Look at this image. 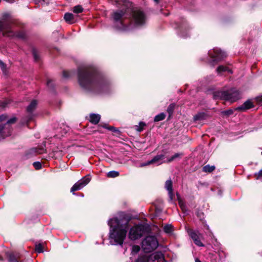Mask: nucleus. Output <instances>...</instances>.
Returning <instances> with one entry per match:
<instances>
[{
    "label": "nucleus",
    "instance_id": "nucleus-1",
    "mask_svg": "<svg viewBox=\"0 0 262 262\" xmlns=\"http://www.w3.org/2000/svg\"><path fill=\"white\" fill-rule=\"evenodd\" d=\"M116 28L122 30H128L135 26H140L146 23L144 13L139 9L132 11L129 8L117 10L112 15Z\"/></svg>",
    "mask_w": 262,
    "mask_h": 262
},
{
    "label": "nucleus",
    "instance_id": "nucleus-2",
    "mask_svg": "<svg viewBox=\"0 0 262 262\" xmlns=\"http://www.w3.org/2000/svg\"><path fill=\"white\" fill-rule=\"evenodd\" d=\"M78 82L85 89L97 93L106 92L107 84L99 76L92 66H82L78 69Z\"/></svg>",
    "mask_w": 262,
    "mask_h": 262
},
{
    "label": "nucleus",
    "instance_id": "nucleus-3",
    "mask_svg": "<svg viewBox=\"0 0 262 262\" xmlns=\"http://www.w3.org/2000/svg\"><path fill=\"white\" fill-rule=\"evenodd\" d=\"M110 227V242L112 245H122L126 238L128 229V222L115 217L108 221Z\"/></svg>",
    "mask_w": 262,
    "mask_h": 262
},
{
    "label": "nucleus",
    "instance_id": "nucleus-4",
    "mask_svg": "<svg viewBox=\"0 0 262 262\" xmlns=\"http://www.w3.org/2000/svg\"><path fill=\"white\" fill-rule=\"evenodd\" d=\"M213 97L233 102L241 98V95L236 89H232L228 91H215L213 93Z\"/></svg>",
    "mask_w": 262,
    "mask_h": 262
},
{
    "label": "nucleus",
    "instance_id": "nucleus-5",
    "mask_svg": "<svg viewBox=\"0 0 262 262\" xmlns=\"http://www.w3.org/2000/svg\"><path fill=\"white\" fill-rule=\"evenodd\" d=\"M149 231L148 226L139 224L132 227L128 233L129 238L133 241L138 239L146 234Z\"/></svg>",
    "mask_w": 262,
    "mask_h": 262
},
{
    "label": "nucleus",
    "instance_id": "nucleus-6",
    "mask_svg": "<svg viewBox=\"0 0 262 262\" xmlns=\"http://www.w3.org/2000/svg\"><path fill=\"white\" fill-rule=\"evenodd\" d=\"M158 246V242L155 236H146L142 242V247L145 253L151 252Z\"/></svg>",
    "mask_w": 262,
    "mask_h": 262
},
{
    "label": "nucleus",
    "instance_id": "nucleus-7",
    "mask_svg": "<svg viewBox=\"0 0 262 262\" xmlns=\"http://www.w3.org/2000/svg\"><path fill=\"white\" fill-rule=\"evenodd\" d=\"M12 23L11 20L0 21V31L3 33L4 35L10 37L15 35V33L12 30Z\"/></svg>",
    "mask_w": 262,
    "mask_h": 262
},
{
    "label": "nucleus",
    "instance_id": "nucleus-8",
    "mask_svg": "<svg viewBox=\"0 0 262 262\" xmlns=\"http://www.w3.org/2000/svg\"><path fill=\"white\" fill-rule=\"evenodd\" d=\"M209 55L211 59V62H217L223 60L227 56V54L225 52L221 51L220 49L214 48L213 50L209 51Z\"/></svg>",
    "mask_w": 262,
    "mask_h": 262
},
{
    "label": "nucleus",
    "instance_id": "nucleus-9",
    "mask_svg": "<svg viewBox=\"0 0 262 262\" xmlns=\"http://www.w3.org/2000/svg\"><path fill=\"white\" fill-rule=\"evenodd\" d=\"M90 180L91 179L89 176L83 177L72 186L71 191L74 192L81 189L90 182Z\"/></svg>",
    "mask_w": 262,
    "mask_h": 262
},
{
    "label": "nucleus",
    "instance_id": "nucleus-10",
    "mask_svg": "<svg viewBox=\"0 0 262 262\" xmlns=\"http://www.w3.org/2000/svg\"><path fill=\"white\" fill-rule=\"evenodd\" d=\"M190 235L195 245L200 247L204 246V245L201 241V238L202 236L198 231H191L190 232Z\"/></svg>",
    "mask_w": 262,
    "mask_h": 262
},
{
    "label": "nucleus",
    "instance_id": "nucleus-11",
    "mask_svg": "<svg viewBox=\"0 0 262 262\" xmlns=\"http://www.w3.org/2000/svg\"><path fill=\"white\" fill-rule=\"evenodd\" d=\"M163 255L161 252H155L150 255H148V259L149 262L162 261L163 260Z\"/></svg>",
    "mask_w": 262,
    "mask_h": 262
},
{
    "label": "nucleus",
    "instance_id": "nucleus-12",
    "mask_svg": "<svg viewBox=\"0 0 262 262\" xmlns=\"http://www.w3.org/2000/svg\"><path fill=\"white\" fill-rule=\"evenodd\" d=\"M165 187L168 192V196L170 201L173 200V193L172 190V183L170 179L166 181Z\"/></svg>",
    "mask_w": 262,
    "mask_h": 262
},
{
    "label": "nucleus",
    "instance_id": "nucleus-13",
    "mask_svg": "<svg viewBox=\"0 0 262 262\" xmlns=\"http://www.w3.org/2000/svg\"><path fill=\"white\" fill-rule=\"evenodd\" d=\"M100 120V116L99 114H92L90 115V121L94 124L98 123Z\"/></svg>",
    "mask_w": 262,
    "mask_h": 262
},
{
    "label": "nucleus",
    "instance_id": "nucleus-14",
    "mask_svg": "<svg viewBox=\"0 0 262 262\" xmlns=\"http://www.w3.org/2000/svg\"><path fill=\"white\" fill-rule=\"evenodd\" d=\"M164 155H160L155 156L152 159L149 161V163L151 164H157V165H159L162 163L161 161L163 159Z\"/></svg>",
    "mask_w": 262,
    "mask_h": 262
},
{
    "label": "nucleus",
    "instance_id": "nucleus-15",
    "mask_svg": "<svg viewBox=\"0 0 262 262\" xmlns=\"http://www.w3.org/2000/svg\"><path fill=\"white\" fill-rule=\"evenodd\" d=\"M37 104V102L36 100H32L30 104L27 108V112L29 113H32L33 111L35 109Z\"/></svg>",
    "mask_w": 262,
    "mask_h": 262
},
{
    "label": "nucleus",
    "instance_id": "nucleus-16",
    "mask_svg": "<svg viewBox=\"0 0 262 262\" xmlns=\"http://www.w3.org/2000/svg\"><path fill=\"white\" fill-rule=\"evenodd\" d=\"M64 19L68 23L72 24L74 23V15L71 13H66L64 15Z\"/></svg>",
    "mask_w": 262,
    "mask_h": 262
},
{
    "label": "nucleus",
    "instance_id": "nucleus-17",
    "mask_svg": "<svg viewBox=\"0 0 262 262\" xmlns=\"http://www.w3.org/2000/svg\"><path fill=\"white\" fill-rule=\"evenodd\" d=\"M216 71L219 74H221L223 72H228L230 73H232V71L231 70L229 69L228 68L223 66H219L217 69H216Z\"/></svg>",
    "mask_w": 262,
    "mask_h": 262
},
{
    "label": "nucleus",
    "instance_id": "nucleus-18",
    "mask_svg": "<svg viewBox=\"0 0 262 262\" xmlns=\"http://www.w3.org/2000/svg\"><path fill=\"white\" fill-rule=\"evenodd\" d=\"M206 115L205 113H199L194 116V120H202L205 119Z\"/></svg>",
    "mask_w": 262,
    "mask_h": 262
},
{
    "label": "nucleus",
    "instance_id": "nucleus-19",
    "mask_svg": "<svg viewBox=\"0 0 262 262\" xmlns=\"http://www.w3.org/2000/svg\"><path fill=\"white\" fill-rule=\"evenodd\" d=\"M135 262H149L148 259V255L144 254L140 255Z\"/></svg>",
    "mask_w": 262,
    "mask_h": 262
},
{
    "label": "nucleus",
    "instance_id": "nucleus-20",
    "mask_svg": "<svg viewBox=\"0 0 262 262\" xmlns=\"http://www.w3.org/2000/svg\"><path fill=\"white\" fill-rule=\"evenodd\" d=\"M215 169L214 166H210L209 165H206L203 167V171L205 172H211Z\"/></svg>",
    "mask_w": 262,
    "mask_h": 262
},
{
    "label": "nucleus",
    "instance_id": "nucleus-21",
    "mask_svg": "<svg viewBox=\"0 0 262 262\" xmlns=\"http://www.w3.org/2000/svg\"><path fill=\"white\" fill-rule=\"evenodd\" d=\"M165 118V115L163 113H162L155 116L154 118V121L158 122L164 120Z\"/></svg>",
    "mask_w": 262,
    "mask_h": 262
},
{
    "label": "nucleus",
    "instance_id": "nucleus-22",
    "mask_svg": "<svg viewBox=\"0 0 262 262\" xmlns=\"http://www.w3.org/2000/svg\"><path fill=\"white\" fill-rule=\"evenodd\" d=\"M83 9L81 5H77L73 7V12L75 13H80L83 12Z\"/></svg>",
    "mask_w": 262,
    "mask_h": 262
},
{
    "label": "nucleus",
    "instance_id": "nucleus-23",
    "mask_svg": "<svg viewBox=\"0 0 262 262\" xmlns=\"http://www.w3.org/2000/svg\"><path fill=\"white\" fill-rule=\"evenodd\" d=\"M173 227L171 225H166L164 226L163 230L166 233H171L173 231Z\"/></svg>",
    "mask_w": 262,
    "mask_h": 262
},
{
    "label": "nucleus",
    "instance_id": "nucleus-24",
    "mask_svg": "<svg viewBox=\"0 0 262 262\" xmlns=\"http://www.w3.org/2000/svg\"><path fill=\"white\" fill-rule=\"evenodd\" d=\"M146 125L145 123L143 122H140L139 125L135 126V129L139 132H141L143 130L144 126Z\"/></svg>",
    "mask_w": 262,
    "mask_h": 262
},
{
    "label": "nucleus",
    "instance_id": "nucleus-25",
    "mask_svg": "<svg viewBox=\"0 0 262 262\" xmlns=\"http://www.w3.org/2000/svg\"><path fill=\"white\" fill-rule=\"evenodd\" d=\"M119 175V173L116 171H111L107 173V177L108 178H116Z\"/></svg>",
    "mask_w": 262,
    "mask_h": 262
},
{
    "label": "nucleus",
    "instance_id": "nucleus-26",
    "mask_svg": "<svg viewBox=\"0 0 262 262\" xmlns=\"http://www.w3.org/2000/svg\"><path fill=\"white\" fill-rule=\"evenodd\" d=\"M140 250V247L138 245H134L132 247V254H136Z\"/></svg>",
    "mask_w": 262,
    "mask_h": 262
},
{
    "label": "nucleus",
    "instance_id": "nucleus-27",
    "mask_svg": "<svg viewBox=\"0 0 262 262\" xmlns=\"http://www.w3.org/2000/svg\"><path fill=\"white\" fill-rule=\"evenodd\" d=\"M10 102V100L8 99L5 100L0 102V107L2 108L6 107Z\"/></svg>",
    "mask_w": 262,
    "mask_h": 262
},
{
    "label": "nucleus",
    "instance_id": "nucleus-28",
    "mask_svg": "<svg viewBox=\"0 0 262 262\" xmlns=\"http://www.w3.org/2000/svg\"><path fill=\"white\" fill-rule=\"evenodd\" d=\"M9 260L10 262H18L17 258L12 253L9 254Z\"/></svg>",
    "mask_w": 262,
    "mask_h": 262
},
{
    "label": "nucleus",
    "instance_id": "nucleus-29",
    "mask_svg": "<svg viewBox=\"0 0 262 262\" xmlns=\"http://www.w3.org/2000/svg\"><path fill=\"white\" fill-rule=\"evenodd\" d=\"M103 127L104 128H106V129H108V130H112V131H113V132H118V129H116V128H115L114 127H113V126H108L107 125V124H104V125L103 126Z\"/></svg>",
    "mask_w": 262,
    "mask_h": 262
},
{
    "label": "nucleus",
    "instance_id": "nucleus-30",
    "mask_svg": "<svg viewBox=\"0 0 262 262\" xmlns=\"http://www.w3.org/2000/svg\"><path fill=\"white\" fill-rule=\"evenodd\" d=\"M181 154L177 153L175 154L173 156H172L171 157H170L168 160V162H171L172 161L174 160L175 159L179 158L181 156Z\"/></svg>",
    "mask_w": 262,
    "mask_h": 262
},
{
    "label": "nucleus",
    "instance_id": "nucleus-31",
    "mask_svg": "<svg viewBox=\"0 0 262 262\" xmlns=\"http://www.w3.org/2000/svg\"><path fill=\"white\" fill-rule=\"evenodd\" d=\"M35 251L38 253L42 252V247L41 244H38L35 246Z\"/></svg>",
    "mask_w": 262,
    "mask_h": 262
},
{
    "label": "nucleus",
    "instance_id": "nucleus-32",
    "mask_svg": "<svg viewBox=\"0 0 262 262\" xmlns=\"http://www.w3.org/2000/svg\"><path fill=\"white\" fill-rule=\"evenodd\" d=\"M254 107V105L251 100H247V110L253 108Z\"/></svg>",
    "mask_w": 262,
    "mask_h": 262
},
{
    "label": "nucleus",
    "instance_id": "nucleus-33",
    "mask_svg": "<svg viewBox=\"0 0 262 262\" xmlns=\"http://www.w3.org/2000/svg\"><path fill=\"white\" fill-rule=\"evenodd\" d=\"M223 114L226 116H230L233 113V111L231 109H229L227 111H223L222 112Z\"/></svg>",
    "mask_w": 262,
    "mask_h": 262
},
{
    "label": "nucleus",
    "instance_id": "nucleus-34",
    "mask_svg": "<svg viewBox=\"0 0 262 262\" xmlns=\"http://www.w3.org/2000/svg\"><path fill=\"white\" fill-rule=\"evenodd\" d=\"M33 165L36 169H39L41 168V164L39 162H35Z\"/></svg>",
    "mask_w": 262,
    "mask_h": 262
},
{
    "label": "nucleus",
    "instance_id": "nucleus-35",
    "mask_svg": "<svg viewBox=\"0 0 262 262\" xmlns=\"http://www.w3.org/2000/svg\"><path fill=\"white\" fill-rule=\"evenodd\" d=\"M246 110V102H244L241 106L237 107L235 110L242 111Z\"/></svg>",
    "mask_w": 262,
    "mask_h": 262
},
{
    "label": "nucleus",
    "instance_id": "nucleus-36",
    "mask_svg": "<svg viewBox=\"0 0 262 262\" xmlns=\"http://www.w3.org/2000/svg\"><path fill=\"white\" fill-rule=\"evenodd\" d=\"M0 68L4 73L6 72V66L5 64L0 60Z\"/></svg>",
    "mask_w": 262,
    "mask_h": 262
},
{
    "label": "nucleus",
    "instance_id": "nucleus-37",
    "mask_svg": "<svg viewBox=\"0 0 262 262\" xmlns=\"http://www.w3.org/2000/svg\"><path fill=\"white\" fill-rule=\"evenodd\" d=\"M16 121V118L15 117H13L10 119H9V120H8L7 123V124H12V123H14Z\"/></svg>",
    "mask_w": 262,
    "mask_h": 262
},
{
    "label": "nucleus",
    "instance_id": "nucleus-38",
    "mask_svg": "<svg viewBox=\"0 0 262 262\" xmlns=\"http://www.w3.org/2000/svg\"><path fill=\"white\" fill-rule=\"evenodd\" d=\"M32 54H33V55L35 60H36V61L37 60L38 58V56H37L36 52L34 50H33Z\"/></svg>",
    "mask_w": 262,
    "mask_h": 262
},
{
    "label": "nucleus",
    "instance_id": "nucleus-39",
    "mask_svg": "<svg viewBox=\"0 0 262 262\" xmlns=\"http://www.w3.org/2000/svg\"><path fill=\"white\" fill-rule=\"evenodd\" d=\"M7 119V116L5 115H2L0 116V122L6 120Z\"/></svg>",
    "mask_w": 262,
    "mask_h": 262
},
{
    "label": "nucleus",
    "instance_id": "nucleus-40",
    "mask_svg": "<svg viewBox=\"0 0 262 262\" xmlns=\"http://www.w3.org/2000/svg\"><path fill=\"white\" fill-rule=\"evenodd\" d=\"M256 101L259 104H262V97H257Z\"/></svg>",
    "mask_w": 262,
    "mask_h": 262
},
{
    "label": "nucleus",
    "instance_id": "nucleus-41",
    "mask_svg": "<svg viewBox=\"0 0 262 262\" xmlns=\"http://www.w3.org/2000/svg\"><path fill=\"white\" fill-rule=\"evenodd\" d=\"M255 175H256L257 178H259L262 177V169L261 170H260L258 172V173H256Z\"/></svg>",
    "mask_w": 262,
    "mask_h": 262
},
{
    "label": "nucleus",
    "instance_id": "nucleus-42",
    "mask_svg": "<svg viewBox=\"0 0 262 262\" xmlns=\"http://www.w3.org/2000/svg\"><path fill=\"white\" fill-rule=\"evenodd\" d=\"M16 36L19 38H24L25 36V34L23 32H20L17 33Z\"/></svg>",
    "mask_w": 262,
    "mask_h": 262
},
{
    "label": "nucleus",
    "instance_id": "nucleus-43",
    "mask_svg": "<svg viewBox=\"0 0 262 262\" xmlns=\"http://www.w3.org/2000/svg\"><path fill=\"white\" fill-rule=\"evenodd\" d=\"M151 164L150 163H149V161L147 162H145V163H142L141 165H140V167H144V166H147V165H149Z\"/></svg>",
    "mask_w": 262,
    "mask_h": 262
},
{
    "label": "nucleus",
    "instance_id": "nucleus-44",
    "mask_svg": "<svg viewBox=\"0 0 262 262\" xmlns=\"http://www.w3.org/2000/svg\"><path fill=\"white\" fill-rule=\"evenodd\" d=\"M4 125L1 124L0 125V134L2 133V131L4 129Z\"/></svg>",
    "mask_w": 262,
    "mask_h": 262
},
{
    "label": "nucleus",
    "instance_id": "nucleus-45",
    "mask_svg": "<svg viewBox=\"0 0 262 262\" xmlns=\"http://www.w3.org/2000/svg\"><path fill=\"white\" fill-rule=\"evenodd\" d=\"M179 204L180 205V207H181V208L182 209H184V205L183 204V203L181 202V201H180L179 202Z\"/></svg>",
    "mask_w": 262,
    "mask_h": 262
},
{
    "label": "nucleus",
    "instance_id": "nucleus-46",
    "mask_svg": "<svg viewBox=\"0 0 262 262\" xmlns=\"http://www.w3.org/2000/svg\"><path fill=\"white\" fill-rule=\"evenodd\" d=\"M15 0H6V1L10 3H12L14 2Z\"/></svg>",
    "mask_w": 262,
    "mask_h": 262
},
{
    "label": "nucleus",
    "instance_id": "nucleus-47",
    "mask_svg": "<svg viewBox=\"0 0 262 262\" xmlns=\"http://www.w3.org/2000/svg\"><path fill=\"white\" fill-rule=\"evenodd\" d=\"M63 76L64 77H67L68 76V75H67V72H63Z\"/></svg>",
    "mask_w": 262,
    "mask_h": 262
},
{
    "label": "nucleus",
    "instance_id": "nucleus-48",
    "mask_svg": "<svg viewBox=\"0 0 262 262\" xmlns=\"http://www.w3.org/2000/svg\"><path fill=\"white\" fill-rule=\"evenodd\" d=\"M51 82V80H48V82H47V84H48V85H50V82Z\"/></svg>",
    "mask_w": 262,
    "mask_h": 262
},
{
    "label": "nucleus",
    "instance_id": "nucleus-49",
    "mask_svg": "<svg viewBox=\"0 0 262 262\" xmlns=\"http://www.w3.org/2000/svg\"><path fill=\"white\" fill-rule=\"evenodd\" d=\"M195 262H201L198 258L195 259Z\"/></svg>",
    "mask_w": 262,
    "mask_h": 262
},
{
    "label": "nucleus",
    "instance_id": "nucleus-50",
    "mask_svg": "<svg viewBox=\"0 0 262 262\" xmlns=\"http://www.w3.org/2000/svg\"><path fill=\"white\" fill-rule=\"evenodd\" d=\"M154 1L155 2H156L157 3H158L159 2V0H154Z\"/></svg>",
    "mask_w": 262,
    "mask_h": 262
},
{
    "label": "nucleus",
    "instance_id": "nucleus-51",
    "mask_svg": "<svg viewBox=\"0 0 262 262\" xmlns=\"http://www.w3.org/2000/svg\"><path fill=\"white\" fill-rule=\"evenodd\" d=\"M170 111H171V109H170V107H168V111L169 112Z\"/></svg>",
    "mask_w": 262,
    "mask_h": 262
},
{
    "label": "nucleus",
    "instance_id": "nucleus-52",
    "mask_svg": "<svg viewBox=\"0 0 262 262\" xmlns=\"http://www.w3.org/2000/svg\"><path fill=\"white\" fill-rule=\"evenodd\" d=\"M170 111H171V109H170V107H168V111L169 112Z\"/></svg>",
    "mask_w": 262,
    "mask_h": 262
},
{
    "label": "nucleus",
    "instance_id": "nucleus-53",
    "mask_svg": "<svg viewBox=\"0 0 262 262\" xmlns=\"http://www.w3.org/2000/svg\"><path fill=\"white\" fill-rule=\"evenodd\" d=\"M0 260H2V258L0 257Z\"/></svg>",
    "mask_w": 262,
    "mask_h": 262
}]
</instances>
